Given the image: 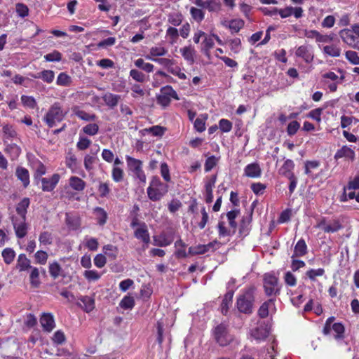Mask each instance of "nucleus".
Instances as JSON below:
<instances>
[{
	"label": "nucleus",
	"instance_id": "nucleus-1",
	"mask_svg": "<svg viewBox=\"0 0 359 359\" xmlns=\"http://www.w3.org/2000/svg\"><path fill=\"white\" fill-rule=\"evenodd\" d=\"M339 36L341 41L350 48L359 50V24L355 23L349 28L339 31Z\"/></svg>",
	"mask_w": 359,
	"mask_h": 359
},
{
	"label": "nucleus",
	"instance_id": "nucleus-2",
	"mask_svg": "<svg viewBox=\"0 0 359 359\" xmlns=\"http://www.w3.org/2000/svg\"><path fill=\"white\" fill-rule=\"evenodd\" d=\"M67 112V111H65L62 109L60 102H56L50 106L43 117V121L49 128H53L56 126L57 123L63 121Z\"/></svg>",
	"mask_w": 359,
	"mask_h": 359
},
{
	"label": "nucleus",
	"instance_id": "nucleus-3",
	"mask_svg": "<svg viewBox=\"0 0 359 359\" xmlns=\"http://www.w3.org/2000/svg\"><path fill=\"white\" fill-rule=\"evenodd\" d=\"M168 186L161 182L159 178L153 177L147 188L148 197L152 201H158L168 192Z\"/></svg>",
	"mask_w": 359,
	"mask_h": 359
},
{
	"label": "nucleus",
	"instance_id": "nucleus-4",
	"mask_svg": "<svg viewBox=\"0 0 359 359\" xmlns=\"http://www.w3.org/2000/svg\"><path fill=\"white\" fill-rule=\"evenodd\" d=\"M212 335L215 341L220 346H226L233 340L234 337L229 332L227 325L220 323L212 330Z\"/></svg>",
	"mask_w": 359,
	"mask_h": 359
},
{
	"label": "nucleus",
	"instance_id": "nucleus-5",
	"mask_svg": "<svg viewBox=\"0 0 359 359\" xmlns=\"http://www.w3.org/2000/svg\"><path fill=\"white\" fill-rule=\"evenodd\" d=\"M263 287L267 296H276L280 294V286L278 278L272 273H266L264 275Z\"/></svg>",
	"mask_w": 359,
	"mask_h": 359
},
{
	"label": "nucleus",
	"instance_id": "nucleus-6",
	"mask_svg": "<svg viewBox=\"0 0 359 359\" xmlns=\"http://www.w3.org/2000/svg\"><path fill=\"white\" fill-rule=\"evenodd\" d=\"M254 302V289H248L237 299V308L241 313L250 314L252 312Z\"/></svg>",
	"mask_w": 359,
	"mask_h": 359
},
{
	"label": "nucleus",
	"instance_id": "nucleus-7",
	"mask_svg": "<svg viewBox=\"0 0 359 359\" xmlns=\"http://www.w3.org/2000/svg\"><path fill=\"white\" fill-rule=\"evenodd\" d=\"M172 98L176 100H180L176 91L170 86H166L161 88L157 101L162 106L167 107L170 104Z\"/></svg>",
	"mask_w": 359,
	"mask_h": 359
},
{
	"label": "nucleus",
	"instance_id": "nucleus-8",
	"mask_svg": "<svg viewBox=\"0 0 359 359\" xmlns=\"http://www.w3.org/2000/svg\"><path fill=\"white\" fill-rule=\"evenodd\" d=\"M12 222L16 236L20 238H24L27 231L26 217L13 216Z\"/></svg>",
	"mask_w": 359,
	"mask_h": 359
},
{
	"label": "nucleus",
	"instance_id": "nucleus-9",
	"mask_svg": "<svg viewBox=\"0 0 359 359\" xmlns=\"http://www.w3.org/2000/svg\"><path fill=\"white\" fill-rule=\"evenodd\" d=\"M316 227L321 229L325 233H335L342 228V225L337 219L327 222L325 219H323L318 223Z\"/></svg>",
	"mask_w": 359,
	"mask_h": 359
},
{
	"label": "nucleus",
	"instance_id": "nucleus-10",
	"mask_svg": "<svg viewBox=\"0 0 359 359\" xmlns=\"http://www.w3.org/2000/svg\"><path fill=\"white\" fill-rule=\"evenodd\" d=\"M269 325L265 323H261L251 331V337L257 341H260L264 340L269 336Z\"/></svg>",
	"mask_w": 359,
	"mask_h": 359
},
{
	"label": "nucleus",
	"instance_id": "nucleus-11",
	"mask_svg": "<svg viewBox=\"0 0 359 359\" xmlns=\"http://www.w3.org/2000/svg\"><path fill=\"white\" fill-rule=\"evenodd\" d=\"M276 309L275 306V299H270L264 302L258 310V315L259 317L264 318L269 314H273L276 312Z\"/></svg>",
	"mask_w": 359,
	"mask_h": 359
},
{
	"label": "nucleus",
	"instance_id": "nucleus-12",
	"mask_svg": "<svg viewBox=\"0 0 359 359\" xmlns=\"http://www.w3.org/2000/svg\"><path fill=\"white\" fill-rule=\"evenodd\" d=\"M60 176L59 174H53L50 177L41 178V182L42 184L41 189L43 191H51L56 187L60 180Z\"/></svg>",
	"mask_w": 359,
	"mask_h": 359
},
{
	"label": "nucleus",
	"instance_id": "nucleus-13",
	"mask_svg": "<svg viewBox=\"0 0 359 359\" xmlns=\"http://www.w3.org/2000/svg\"><path fill=\"white\" fill-rule=\"evenodd\" d=\"M218 243L217 241L210 242L206 245H198L197 246L190 247L189 248V253L191 255H202L210 250H215V245Z\"/></svg>",
	"mask_w": 359,
	"mask_h": 359
},
{
	"label": "nucleus",
	"instance_id": "nucleus-14",
	"mask_svg": "<svg viewBox=\"0 0 359 359\" xmlns=\"http://www.w3.org/2000/svg\"><path fill=\"white\" fill-rule=\"evenodd\" d=\"M262 175V169L257 163L247 165L244 168V175L250 178H258Z\"/></svg>",
	"mask_w": 359,
	"mask_h": 359
},
{
	"label": "nucleus",
	"instance_id": "nucleus-15",
	"mask_svg": "<svg viewBox=\"0 0 359 359\" xmlns=\"http://www.w3.org/2000/svg\"><path fill=\"white\" fill-rule=\"evenodd\" d=\"M135 236L141 240L145 244H148L150 241V236L147 229V226L144 223L141 224L135 231Z\"/></svg>",
	"mask_w": 359,
	"mask_h": 359
},
{
	"label": "nucleus",
	"instance_id": "nucleus-16",
	"mask_svg": "<svg viewBox=\"0 0 359 359\" xmlns=\"http://www.w3.org/2000/svg\"><path fill=\"white\" fill-rule=\"evenodd\" d=\"M252 221V214L244 216L239 226V234L241 237H245L250 233L251 226L250 223Z\"/></svg>",
	"mask_w": 359,
	"mask_h": 359
},
{
	"label": "nucleus",
	"instance_id": "nucleus-17",
	"mask_svg": "<svg viewBox=\"0 0 359 359\" xmlns=\"http://www.w3.org/2000/svg\"><path fill=\"white\" fill-rule=\"evenodd\" d=\"M40 323L43 329L50 332L55 327L53 316L50 313H44L40 318Z\"/></svg>",
	"mask_w": 359,
	"mask_h": 359
},
{
	"label": "nucleus",
	"instance_id": "nucleus-18",
	"mask_svg": "<svg viewBox=\"0 0 359 359\" xmlns=\"http://www.w3.org/2000/svg\"><path fill=\"white\" fill-rule=\"evenodd\" d=\"M217 177L216 175L211 176L208 181L205 183V189L206 193L205 201L208 203H210L213 201V194L212 190L215 187V184L216 182Z\"/></svg>",
	"mask_w": 359,
	"mask_h": 359
},
{
	"label": "nucleus",
	"instance_id": "nucleus-19",
	"mask_svg": "<svg viewBox=\"0 0 359 359\" xmlns=\"http://www.w3.org/2000/svg\"><path fill=\"white\" fill-rule=\"evenodd\" d=\"M295 54L297 57H302L306 63H310L313 60V55L306 46H299Z\"/></svg>",
	"mask_w": 359,
	"mask_h": 359
},
{
	"label": "nucleus",
	"instance_id": "nucleus-20",
	"mask_svg": "<svg viewBox=\"0 0 359 359\" xmlns=\"http://www.w3.org/2000/svg\"><path fill=\"white\" fill-rule=\"evenodd\" d=\"M323 52L327 56L338 57L341 55V49L338 45L332 43L323 46Z\"/></svg>",
	"mask_w": 359,
	"mask_h": 359
},
{
	"label": "nucleus",
	"instance_id": "nucleus-21",
	"mask_svg": "<svg viewBox=\"0 0 359 359\" xmlns=\"http://www.w3.org/2000/svg\"><path fill=\"white\" fill-rule=\"evenodd\" d=\"M354 157V151L347 146H344L340 149L337 150L334 155V158L337 160L341 158H346L351 160H353Z\"/></svg>",
	"mask_w": 359,
	"mask_h": 359
},
{
	"label": "nucleus",
	"instance_id": "nucleus-22",
	"mask_svg": "<svg viewBox=\"0 0 359 359\" xmlns=\"http://www.w3.org/2000/svg\"><path fill=\"white\" fill-rule=\"evenodd\" d=\"M120 99L121 96L119 95L111 93H107L102 96V100L105 104L111 108L115 107L118 104Z\"/></svg>",
	"mask_w": 359,
	"mask_h": 359
},
{
	"label": "nucleus",
	"instance_id": "nucleus-23",
	"mask_svg": "<svg viewBox=\"0 0 359 359\" xmlns=\"http://www.w3.org/2000/svg\"><path fill=\"white\" fill-rule=\"evenodd\" d=\"M34 79H41L43 81L50 83L55 78V73L52 70H43L34 74H32Z\"/></svg>",
	"mask_w": 359,
	"mask_h": 359
},
{
	"label": "nucleus",
	"instance_id": "nucleus-24",
	"mask_svg": "<svg viewBox=\"0 0 359 359\" xmlns=\"http://www.w3.org/2000/svg\"><path fill=\"white\" fill-rule=\"evenodd\" d=\"M15 175L19 180H20L23 186L27 187L29 184V174L27 169L18 167L16 169Z\"/></svg>",
	"mask_w": 359,
	"mask_h": 359
},
{
	"label": "nucleus",
	"instance_id": "nucleus-25",
	"mask_svg": "<svg viewBox=\"0 0 359 359\" xmlns=\"http://www.w3.org/2000/svg\"><path fill=\"white\" fill-rule=\"evenodd\" d=\"M180 53L184 60H186L187 62H189L191 64H193L194 62V57L196 51L194 48L191 46H185L180 49Z\"/></svg>",
	"mask_w": 359,
	"mask_h": 359
},
{
	"label": "nucleus",
	"instance_id": "nucleus-26",
	"mask_svg": "<svg viewBox=\"0 0 359 359\" xmlns=\"http://www.w3.org/2000/svg\"><path fill=\"white\" fill-rule=\"evenodd\" d=\"M167 52L168 50L163 46H154L149 49V55H146V58L153 60L156 59V57L165 55Z\"/></svg>",
	"mask_w": 359,
	"mask_h": 359
},
{
	"label": "nucleus",
	"instance_id": "nucleus-27",
	"mask_svg": "<svg viewBox=\"0 0 359 359\" xmlns=\"http://www.w3.org/2000/svg\"><path fill=\"white\" fill-rule=\"evenodd\" d=\"M29 205V199L28 198H24L16 207L17 217H26L27 208Z\"/></svg>",
	"mask_w": 359,
	"mask_h": 359
},
{
	"label": "nucleus",
	"instance_id": "nucleus-28",
	"mask_svg": "<svg viewBox=\"0 0 359 359\" xmlns=\"http://www.w3.org/2000/svg\"><path fill=\"white\" fill-rule=\"evenodd\" d=\"M80 302L83 304L81 306L87 313L90 312L95 308V300L89 296H82L79 298Z\"/></svg>",
	"mask_w": 359,
	"mask_h": 359
},
{
	"label": "nucleus",
	"instance_id": "nucleus-29",
	"mask_svg": "<svg viewBox=\"0 0 359 359\" xmlns=\"http://www.w3.org/2000/svg\"><path fill=\"white\" fill-rule=\"evenodd\" d=\"M127 164L129 169L134 173L142 168V163L141 161L130 157L126 156Z\"/></svg>",
	"mask_w": 359,
	"mask_h": 359
},
{
	"label": "nucleus",
	"instance_id": "nucleus-30",
	"mask_svg": "<svg viewBox=\"0 0 359 359\" xmlns=\"http://www.w3.org/2000/svg\"><path fill=\"white\" fill-rule=\"evenodd\" d=\"M32 266L30 265V261L28 259L25 255L20 254L18 256L17 261V268L20 271H26L31 269Z\"/></svg>",
	"mask_w": 359,
	"mask_h": 359
},
{
	"label": "nucleus",
	"instance_id": "nucleus-31",
	"mask_svg": "<svg viewBox=\"0 0 359 359\" xmlns=\"http://www.w3.org/2000/svg\"><path fill=\"white\" fill-rule=\"evenodd\" d=\"M240 211L238 210H233L226 213V217L229 221V224L232 229V233H235L237 228V223L235 221L236 218L239 215Z\"/></svg>",
	"mask_w": 359,
	"mask_h": 359
},
{
	"label": "nucleus",
	"instance_id": "nucleus-32",
	"mask_svg": "<svg viewBox=\"0 0 359 359\" xmlns=\"http://www.w3.org/2000/svg\"><path fill=\"white\" fill-rule=\"evenodd\" d=\"M31 272L29 274V280L30 284L33 287H38L40 284V278H39V269L36 267H32Z\"/></svg>",
	"mask_w": 359,
	"mask_h": 359
},
{
	"label": "nucleus",
	"instance_id": "nucleus-33",
	"mask_svg": "<svg viewBox=\"0 0 359 359\" xmlns=\"http://www.w3.org/2000/svg\"><path fill=\"white\" fill-rule=\"evenodd\" d=\"M70 187L76 191H83L86 187L85 182L78 177H71L69 179Z\"/></svg>",
	"mask_w": 359,
	"mask_h": 359
},
{
	"label": "nucleus",
	"instance_id": "nucleus-34",
	"mask_svg": "<svg viewBox=\"0 0 359 359\" xmlns=\"http://www.w3.org/2000/svg\"><path fill=\"white\" fill-rule=\"evenodd\" d=\"M4 151L10 155L12 160L17 158L21 152L20 148L16 144H7Z\"/></svg>",
	"mask_w": 359,
	"mask_h": 359
},
{
	"label": "nucleus",
	"instance_id": "nucleus-35",
	"mask_svg": "<svg viewBox=\"0 0 359 359\" xmlns=\"http://www.w3.org/2000/svg\"><path fill=\"white\" fill-rule=\"evenodd\" d=\"M232 298L233 292H229L224 295L221 304V311L224 315H226L229 309L231 306Z\"/></svg>",
	"mask_w": 359,
	"mask_h": 359
},
{
	"label": "nucleus",
	"instance_id": "nucleus-36",
	"mask_svg": "<svg viewBox=\"0 0 359 359\" xmlns=\"http://www.w3.org/2000/svg\"><path fill=\"white\" fill-rule=\"evenodd\" d=\"M73 111L74 114L78 116L79 118L86 121H93L96 119V116L94 114H88L85 111L80 110L78 107H74L73 109Z\"/></svg>",
	"mask_w": 359,
	"mask_h": 359
},
{
	"label": "nucleus",
	"instance_id": "nucleus-37",
	"mask_svg": "<svg viewBox=\"0 0 359 359\" xmlns=\"http://www.w3.org/2000/svg\"><path fill=\"white\" fill-rule=\"evenodd\" d=\"M173 238L169 237L165 234H161L158 236L154 237L155 245L160 247H165L172 243Z\"/></svg>",
	"mask_w": 359,
	"mask_h": 359
},
{
	"label": "nucleus",
	"instance_id": "nucleus-38",
	"mask_svg": "<svg viewBox=\"0 0 359 359\" xmlns=\"http://www.w3.org/2000/svg\"><path fill=\"white\" fill-rule=\"evenodd\" d=\"M166 37L168 39V42L173 45L177 41L179 31L174 27H169L166 30Z\"/></svg>",
	"mask_w": 359,
	"mask_h": 359
},
{
	"label": "nucleus",
	"instance_id": "nucleus-39",
	"mask_svg": "<svg viewBox=\"0 0 359 359\" xmlns=\"http://www.w3.org/2000/svg\"><path fill=\"white\" fill-rule=\"evenodd\" d=\"M208 118V114L200 115L194 121V126L198 132H203L205 130V121Z\"/></svg>",
	"mask_w": 359,
	"mask_h": 359
},
{
	"label": "nucleus",
	"instance_id": "nucleus-40",
	"mask_svg": "<svg viewBox=\"0 0 359 359\" xmlns=\"http://www.w3.org/2000/svg\"><path fill=\"white\" fill-rule=\"evenodd\" d=\"M136 67L142 69L143 71L150 73L154 71V66L149 62H145L142 58H139L134 62Z\"/></svg>",
	"mask_w": 359,
	"mask_h": 359
},
{
	"label": "nucleus",
	"instance_id": "nucleus-41",
	"mask_svg": "<svg viewBox=\"0 0 359 359\" xmlns=\"http://www.w3.org/2000/svg\"><path fill=\"white\" fill-rule=\"evenodd\" d=\"M206 9L209 12L219 13L222 10V3L220 0H207Z\"/></svg>",
	"mask_w": 359,
	"mask_h": 359
},
{
	"label": "nucleus",
	"instance_id": "nucleus-42",
	"mask_svg": "<svg viewBox=\"0 0 359 359\" xmlns=\"http://www.w3.org/2000/svg\"><path fill=\"white\" fill-rule=\"evenodd\" d=\"M212 36H208L207 34L205 35V38L203 39V46H202V48H201V50L206 55H209V51L211 48H213L214 45H215V43H214V41H213V39H212Z\"/></svg>",
	"mask_w": 359,
	"mask_h": 359
},
{
	"label": "nucleus",
	"instance_id": "nucleus-43",
	"mask_svg": "<svg viewBox=\"0 0 359 359\" xmlns=\"http://www.w3.org/2000/svg\"><path fill=\"white\" fill-rule=\"evenodd\" d=\"M175 246L176 248L175 255L178 258H184L187 256L185 248L186 244L181 240L179 239L175 243Z\"/></svg>",
	"mask_w": 359,
	"mask_h": 359
},
{
	"label": "nucleus",
	"instance_id": "nucleus-44",
	"mask_svg": "<svg viewBox=\"0 0 359 359\" xmlns=\"http://www.w3.org/2000/svg\"><path fill=\"white\" fill-rule=\"evenodd\" d=\"M307 251V246L305 241L303 239L299 240L295 247L294 255L297 257L304 256Z\"/></svg>",
	"mask_w": 359,
	"mask_h": 359
},
{
	"label": "nucleus",
	"instance_id": "nucleus-45",
	"mask_svg": "<svg viewBox=\"0 0 359 359\" xmlns=\"http://www.w3.org/2000/svg\"><path fill=\"white\" fill-rule=\"evenodd\" d=\"M66 224L69 226V228L76 230L78 229L81 226V221L79 217H72L69 215L68 214L66 215Z\"/></svg>",
	"mask_w": 359,
	"mask_h": 359
},
{
	"label": "nucleus",
	"instance_id": "nucleus-46",
	"mask_svg": "<svg viewBox=\"0 0 359 359\" xmlns=\"http://www.w3.org/2000/svg\"><path fill=\"white\" fill-rule=\"evenodd\" d=\"M190 14L192 18L198 22H202L205 18V12L199 8L191 7Z\"/></svg>",
	"mask_w": 359,
	"mask_h": 359
},
{
	"label": "nucleus",
	"instance_id": "nucleus-47",
	"mask_svg": "<svg viewBox=\"0 0 359 359\" xmlns=\"http://www.w3.org/2000/svg\"><path fill=\"white\" fill-rule=\"evenodd\" d=\"M345 57L352 65H359V54L356 51L352 50L346 51Z\"/></svg>",
	"mask_w": 359,
	"mask_h": 359
},
{
	"label": "nucleus",
	"instance_id": "nucleus-48",
	"mask_svg": "<svg viewBox=\"0 0 359 359\" xmlns=\"http://www.w3.org/2000/svg\"><path fill=\"white\" fill-rule=\"evenodd\" d=\"M294 164L292 160H286L283 166L280 169V173L287 177L288 174H294L292 170H293Z\"/></svg>",
	"mask_w": 359,
	"mask_h": 359
},
{
	"label": "nucleus",
	"instance_id": "nucleus-49",
	"mask_svg": "<svg viewBox=\"0 0 359 359\" xmlns=\"http://www.w3.org/2000/svg\"><path fill=\"white\" fill-rule=\"evenodd\" d=\"M94 213L95 214L98 223L100 225H103L106 223L107 219V214L106 211L100 207H97L94 209Z\"/></svg>",
	"mask_w": 359,
	"mask_h": 359
},
{
	"label": "nucleus",
	"instance_id": "nucleus-50",
	"mask_svg": "<svg viewBox=\"0 0 359 359\" xmlns=\"http://www.w3.org/2000/svg\"><path fill=\"white\" fill-rule=\"evenodd\" d=\"M49 273L50 275L54 278L56 279L58 278L62 272V268L60 265L57 262H54L49 264Z\"/></svg>",
	"mask_w": 359,
	"mask_h": 359
},
{
	"label": "nucleus",
	"instance_id": "nucleus-51",
	"mask_svg": "<svg viewBox=\"0 0 359 359\" xmlns=\"http://www.w3.org/2000/svg\"><path fill=\"white\" fill-rule=\"evenodd\" d=\"M244 26V21L241 19H234L229 22L228 27L232 32H238Z\"/></svg>",
	"mask_w": 359,
	"mask_h": 359
},
{
	"label": "nucleus",
	"instance_id": "nucleus-52",
	"mask_svg": "<svg viewBox=\"0 0 359 359\" xmlns=\"http://www.w3.org/2000/svg\"><path fill=\"white\" fill-rule=\"evenodd\" d=\"M56 83L59 86H68L72 83V79L66 73L62 72L58 75Z\"/></svg>",
	"mask_w": 359,
	"mask_h": 359
},
{
	"label": "nucleus",
	"instance_id": "nucleus-53",
	"mask_svg": "<svg viewBox=\"0 0 359 359\" xmlns=\"http://www.w3.org/2000/svg\"><path fill=\"white\" fill-rule=\"evenodd\" d=\"M120 306L124 309H131L135 306V300L133 297H124L119 304Z\"/></svg>",
	"mask_w": 359,
	"mask_h": 359
},
{
	"label": "nucleus",
	"instance_id": "nucleus-54",
	"mask_svg": "<svg viewBox=\"0 0 359 359\" xmlns=\"http://www.w3.org/2000/svg\"><path fill=\"white\" fill-rule=\"evenodd\" d=\"M130 76L137 82L143 83L146 81L145 74L135 69H133L130 71Z\"/></svg>",
	"mask_w": 359,
	"mask_h": 359
},
{
	"label": "nucleus",
	"instance_id": "nucleus-55",
	"mask_svg": "<svg viewBox=\"0 0 359 359\" xmlns=\"http://www.w3.org/2000/svg\"><path fill=\"white\" fill-rule=\"evenodd\" d=\"M103 252L112 259H115L117 256L118 250L116 247L112 245H106L103 247L102 249Z\"/></svg>",
	"mask_w": 359,
	"mask_h": 359
},
{
	"label": "nucleus",
	"instance_id": "nucleus-56",
	"mask_svg": "<svg viewBox=\"0 0 359 359\" xmlns=\"http://www.w3.org/2000/svg\"><path fill=\"white\" fill-rule=\"evenodd\" d=\"M123 170L118 166H113L111 171V177L114 181L119 182L123 179Z\"/></svg>",
	"mask_w": 359,
	"mask_h": 359
},
{
	"label": "nucleus",
	"instance_id": "nucleus-57",
	"mask_svg": "<svg viewBox=\"0 0 359 359\" xmlns=\"http://www.w3.org/2000/svg\"><path fill=\"white\" fill-rule=\"evenodd\" d=\"M2 256L4 262L9 264L13 261L15 253L11 248H6L2 252Z\"/></svg>",
	"mask_w": 359,
	"mask_h": 359
},
{
	"label": "nucleus",
	"instance_id": "nucleus-58",
	"mask_svg": "<svg viewBox=\"0 0 359 359\" xmlns=\"http://www.w3.org/2000/svg\"><path fill=\"white\" fill-rule=\"evenodd\" d=\"M183 20L182 15L180 13H172L168 15V21L173 26H179Z\"/></svg>",
	"mask_w": 359,
	"mask_h": 359
},
{
	"label": "nucleus",
	"instance_id": "nucleus-59",
	"mask_svg": "<svg viewBox=\"0 0 359 359\" xmlns=\"http://www.w3.org/2000/svg\"><path fill=\"white\" fill-rule=\"evenodd\" d=\"M84 133L88 135H95L99 131V126L96 123H90L84 126L82 129Z\"/></svg>",
	"mask_w": 359,
	"mask_h": 359
},
{
	"label": "nucleus",
	"instance_id": "nucleus-60",
	"mask_svg": "<svg viewBox=\"0 0 359 359\" xmlns=\"http://www.w3.org/2000/svg\"><path fill=\"white\" fill-rule=\"evenodd\" d=\"M228 43L231 51H233L234 53H238L240 52L241 48V41L240 39L235 38L230 39Z\"/></svg>",
	"mask_w": 359,
	"mask_h": 359
},
{
	"label": "nucleus",
	"instance_id": "nucleus-61",
	"mask_svg": "<svg viewBox=\"0 0 359 359\" xmlns=\"http://www.w3.org/2000/svg\"><path fill=\"white\" fill-rule=\"evenodd\" d=\"M21 101L24 106L30 109H34L36 107V102L32 96L22 95L21 97Z\"/></svg>",
	"mask_w": 359,
	"mask_h": 359
},
{
	"label": "nucleus",
	"instance_id": "nucleus-62",
	"mask_svg": "<svg viewBox=\"0 0 359 359\" xmlns=\"http://www.w3.org/2000/svg\"><path fill=\"white\" fill-rule=\"evenodd\" d=\"M83 276L88 281H95L99 280L101 277V275L95 270L85 271Z\"/></svg>",
	"mask_w": 359,
	"mask_h": 359
},
{
	"label": "nucleus",
	"instance_id": "nucleus-63",
	"mask_svg": "<svg viewBox=\"0 0 359 359\" xmlns=\"http://www.w3.org/2000/svg\"><path fill=\"white\" fill-rule=\"evenodd\" d=\"M165 129L160 126H154L149 128L146 129V131L152 134L154 136H162L165 133Z\"/></svg>",
	"mask_w": 359,
	"mask_h": 359
},
{
	"label": "nucleus",
	"instance_id": "nucleus-64",
	"mask_svg": "<svg viewBox=\"0 0 359 359\" xmlns=\"http://www.w3.org/2000/svg\"><path fill=\"white\" fill-rule=\"evenodd\" d=\"M356 189H359V176L349 181L347 187L344 188V192L347 191L349 192Z\"/></svg>",
	"mask_w": 359,
	"mask_h": 359
}]
</instances>
